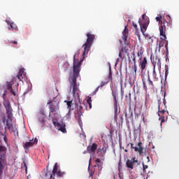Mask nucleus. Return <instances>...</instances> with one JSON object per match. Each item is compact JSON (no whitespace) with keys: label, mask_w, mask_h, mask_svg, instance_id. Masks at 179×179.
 <instances>
[{"label":"nucleus","mask_w":179,"mask_h":179,"mask_svg":"<svg viewBox=\"0 0 179 179\" xmlns=\"http://www.w3.org/2000/svg\"><path fill=\"white\" fill-rule=\"evenodd\" d=\"M135 34L137 36L139 41H141V32L139 31V29H135Z\"/></svg>","instance_id":"obj_31"},{"label":"nucleus","mask_w":179,"mask_h":179,"mask_svg":"<svg viewBox=\"0 0 179 179\" xmlns=\"http://www.w3.org/2000/svg\"><path fill=\"white\" fill-rule=\"evenodd\" d=\"M108 78L113 80V76L111 71L109 73Z\"/></svg>","instance_id":"obj_49"},{"label":"nucleus","mask_w":179,"mask_h":179,"mask_svg":"<svg viewBox=\"0 0 179 179\" xmlns=\"http://www.w3.org/2000/svg\"><path fill=\"white\" fill-rule=\"evenodd\" d=\"M138 134V135H141V130H134V134L136 135Z\"/></svg>","instance_id":"obj_45"},{"label":"nucleus","mask_w":179,"mask_h":179,"mask_svg":"<svg viewBox=\"0 0 179 179\" xmlns=\"http://www.w3.org/2000/svg\"><path fill=\"white\" fill-rule=\"evenodd\" d=\"M152 76L155 80H157V73H156V67L153 68Z\"/></svg>","instance_id":"obj_30"},{"label":"nucleus","mask_w":179,"mask_h":179,"mask_svg":"<svg viewBox=\"0 0 179 179\" xmlns=\"http://www.w3.org/2000/svg\"><path fill=\"white\" fill-rule=\"evenodd\" d=\"M147 159H149V157H148Z\"/></svg>","instance_id":"obj_60"},{"label":"nucleus","mask_w":179,"mask_h":179,"mask_svg":"<svg viewBox=\"0 0 179 179\" xmlns=\"http://www.w3.org/2000/svg\"><path fill=\"white\" fill-rule=\"evenodd\" d=\"M19 83L18 80H16V78H13L11 82H7L6 85H7V90H10L13 89L12 86H13V85H15V83L16 84L17 83Z\"/></svg>","instance_id":"obj_19"},{"label":"nucleus","mask_w":179,"mask_h":179,"mask_svg":"<svg viewBox=\"0 0 179 179\" xmlns=\"http://www.w3.org/2000/svg\"><path fill=\"white\" fill-rule=\"evenodd\" d=\"M151 61L153 65V68H156V66H157L158 68H162V62L160 61V58H159L157 56L153 57V59L151 57Z\"/></svg>","instance_id":"obj_13"},{"label":"nucleus","mask_w":179,"mask_h":179,"mask_svg":"<svg viewBox=\"0 0 179 179\" xmlns=\"http://www.w3.org/2000/svg\"><path fill=\"white\" fill-rule=\"evenodd\" d=\"M169 75V69H165V78H167V76Z\"/></svg>","instance_id":"obj_43"},{"label":"nucleus","mask_w":179,"mask_h":179,"mask_svg":"<svg viewBox=\"0 0 179 179\" xmlns=\"http://www.w3.org/2000/svg\"><path fill=\"white\" fill-rule=\"evenodd\" d=\"M127 113H125V117H127Z\"/></svg>","instance_id":"obj_58"},{"label":"nucleus","mask_w":179,"mask_h":179,"mask_svg":"<svg viewBox=\"0 0 179 179\" xmlns=\"http://www.w3.org/2000/svg\"><path fill=\"white\" fill-rule=\"evenodd\" d=\"M142 82H143V89L145 90H148V87L146 86V83H145V80H142Z\"/></svg>","instance_id":"obj_36"},{"label":"nucleus","mask_w":179,"mask_h":179,"mask_svg":"<svg viewBox=\"0 0 179 179\" xmlns=\"http://www.w3.org/2000/svg\"><path fill=\"white\" fill-rule=\"evenodd\" d=\"M3 106L6 108V113L7 115V119L6 116L3 117V124H6L5 129L6 128L10 131V132H16V128L13 127V123L12 122V118L13 117V109L10 106V102L6 99L3 100Z\"/></svg>","instance_id":"obj_3"},{"label":"nucleus","mask_w":179,"mask_h":179,"mask_svg":"<svg viewBox=\"0 0 179 179\" xmlns=\"http://www.w3.org/2000/svg\"><path fill=\"white\" fill-rule=\"evenodd\" d=\"M112 96L113 97V101H114V108L115 111L117 113L118 111V94L116 92H112Z\"/></svg>","instance_id":"obj_16"},{"label":"nucleus","mask_w":179,"mask_h":179,"mask_svg":"<svg viewBox=\"0 0 179 179\" xmlns=\"http://www.w3.org/2000/svg\"><path fill=\"white\" fill-rule=\"evenodd\" d=\"M142 19H143V20H141V22H146V19H149V18L146 17V14H143L142 15Z\"/></svg>","instance_id":"obj_39"},{"label":"nucleus","mask_w":179,"mask_h":179,"mask_svg":"<svg viewBox=\"0 0 179 179\" xmlns=\"http://www.w3.org/2000/svg\"><path fill=\"white\" fill-rule=\"evenodd\" d=\"M148 85L150 87V89H155V84H153V81H152V80H150V76L148 75Z\"/></svg>","instance_id":"obj_26"},{"label":"nucleus","mask_w":179,"mask_h":179,"mask_svg":"<svg viewBox=\"0 0 179 179\" xmlns=\"http://www.w3.org/2000/svg\"><path fill=\"white\" fill-rule=\"evenodd\" d=\"M55 174L57 177H64L65 176V172H62L61 171H58V164L55 163L53 166L52 171H48V165L46 167V172L43 175L44 177H49V179H55Z\"/></svg>","instance_id":"obj_5"},{"label":"nucleus","mask_w":179,"mask_h":179,"mask_svg":"<svg viewBox=\"0 0 179 179\" xmlns=\"http://www.w3.org/2000/svg\"><path fill=\"white\" fill-rule=\"evenodd\" d=\"M143 52H145V50H143V48L138 47L137 55L139 57V59H142V55H143Z\"/></svg>","instance_id":"obj_23"},{"label":"nucleus","mask_w":179,"mask_h":179,"mask_svg":"<svg viewBox=\"0 0 179 179\" xmlns=\"http://www.w3.org/2000/svg\"><path fill=\"white\" fill-rule=\"evenodd\" d=\"M95 163L99 164H103V162H101V159L97 158L95 159Z\"/></svg>","instance_id":"obj_40"},{"label":"nucleus","mask_w":179,"mask_h":179,"mask_svg":"<svg viewBox=\"0 0 179 179\" xmlns=\"http://www.w3.org/2000/svg\"><path fill=\"white\" fill-rule=\"evenodd\" d=\"M94 174V171H91L90 172V178L91 177L92 178H93V175Z\"/></svg>","instance_id":"obj_46"},{"label":"nucleus","mask_w":179,"mask_h":179,"mask_svg":"<svg viewBox=\"0 0 179 179\" xmlns=\"http://www.w3.org/2000/svg\"><path fill=\"white\" fill-rule=\"evenodd\" d=\"M149 169V166L145 165L144 163H143V173H146V169Z\"/></svg>","instance_id":"obj_35"},{"label":"nucleus","mask_w":179,"mask_h":179,"mask_svg":"<svg viewBox=\"0 0 179 179\" xmlns=\"http://www.w3.org/2000/svg\"><path fill=\"white\" fill-rule=\"evenodd\" d=\"M96 149H97V144L94 143H92V145H90L87 148V151L89 152V153H94Z\"/></svg>","instance_id":"obj_21"},{"label":"nucleus","mask_w":179,"mask_h":179,"mask_svg":"<svg viewBox=\"0 0 179 179\" xmlns=\"http://www.w3.org/2000/svg\"><path fill=\"white\" fill-rule=\"evenodd\" d=\"M4 141L5 142H6V137H4Z\"/></svg>","instance_id":"obj_57"},{"label":"nucleus","mask_w":179,"mask_h":179,"mask_svg":"<svg viewBox=\"0 0 179 179\" xmlns=\"http://www.w3.org/2000/svg\"><path fill=\"white\" fill-rule=\"evenodd\" d=\"M115 111V120L117 121V117L118 116V111H115V108H114Z\"/></svg>","instance_id":"obj_42"},{"label":"nucleus","mask_w":179,"mask_h":179,"mask_svg":"<svg viewBox=\"0 0 179 179\" xmlns=\"http://www.w3.org/2000/svg\"><path fill=\"white\" fill-rule=\"evenodd\" d=\"M133 27H134L135 30H138V25L133 22Z\"/></svg>","instance_id":"obj_47"},{"label":"nucleus","mask_w":179,"mask_h":179,"mask_svg":"<svg viewBox=\"0 0 179 179\" xmlns=\"http://www.w3.org/2000/svg\"><path fill=\"white\" fill-rule=\"evenodd\" d=\"M40 114H41L42 115H45V114L44 113V110H42L39 112Z\"/></svg>","instance_id":"obj_52"},{"label":"nucleus","mask_w":179,"mask_h":179,"mask_svg":"<svg viewBox=\"0 0 179 179\" xmlns=\"http://www.w3.org/2000/svg\"><path fill=\"white\" fill-rule=\"evenodd\" d=\"M26 78V72H24V69H21L19 71L18 75L14 79H16L17 81L20 82L22 79H24Z\"/></svg>","instance_id":"obj_14"},{"label":"nucleus","mask_w":179,"mask_h":179,"mask_svg":"<svg viewBox=\"0 0 179 179\" xmlns=\"http://www.w3.org/2000/svg\"><path fill=\"white\" fill-rule=\"evenodd\" d=\"M169 19L171 18L170 15H169Z\"/></svg>","instance_id":"obj_59"},{"label":"nucleus","mask_w":179,"mask_h":179,"mask_svg":"<svg viewBox=\"0 0 179 179\" xmlns=\"http://www.w3.org/2000/svg\"><path fill=\"white\" fill-rule=\"evenodd\" d=\"M38 140L37 138H35L34 141L31 140V141L27 142L24 143V149H29V148H31L35 143H38Z\"/></svg>","instance_id":"obj_18"},{"label":"nucleus","mask_w":179,"mask_h":179,"mask_svg":"<svg viewBox=\"0 0 179 179\" xmlns=\"http://www.w3.org/2000/svg\"><path fill=\"white\" fill-rule=\"evenodd\" d=\"M23 166L25 167L26 171H27V165L26 164V162H23Z\"/></svg>","instance_id":"obj_51"},{"label":"nucleus","mask_w":179,"mask_h":179,"mask_svg":"<svg viewBox=\"0 0 179 179\" xmlns=\"http://www.w3.org/2000/svg\"><path fill=\"white\" fill-rule=\"evenodd\" d=\"M6 23H7V24H10V26L11 25V23H13V22H12L11 20H10V18H7L6 20Z\"/></svg>","instance_id":"obj_37"},{"label":"nucleus","mask_w":179,"mask_h":179,"mask_svg":"<svg viewBox=\"0 0 179 179\" xmlns=\"http://www.w3.org/2000/svg\"><path fill=\"white\" fill-rule=\"evenodd\" d=\"M87 41L85 43V44L83 45L84 48V51L83 52V56L85 57L89 51H90V49L92 48V45H93V41L94 38H96V36L94 34H92L90 32L87 33Z\"/></svg>","instance_id":"obj_6"},{"label":"nucleus","mask_w":179,"mask_h":179,"mask_svg":"<svg viewBox=\"0 0 179 179\" xmlns=\"http://www.w3.org/2000/svg\"><path fill=\"white\" fill-rule=\"evenodd\" d=\"M156 20L158 22L159 24V36H161L159 41V50L160 52V49L162 47H165L166 51L169 50V41H167V35H166V31H167V29L169 27V22L166 20L164 16L159 15V17H156Z\"/></svg>","instance_id":"obj_2"},{"label":"nucleus","mask_w":179,"mask_h":179,"mask_svg":"<svg viewBox=\"0 0 179 179\" xmlns=\"http://www.w3.org/2000/svg\"><path fill=\"white\" fill-rule=\"evenodd\" d=\"M52 124L58 131H61L63 134H66V128L65 124H61L58 121L52 120Z\"/></svg>","instance_id":"obj_11"},{"label":"nucleus","mask_w":179,"mask_h":179,"mask_svg":"<svg viewBox=\"0 0 179 179\" xmlns=\"http://www.w3.org/2000/svg\"><path fill=\"white\" fill-rule=\"evenodd\" d=\"M101 151L103 152V155H106V148H103Z\"/></svg>","instance_id":"obj_50"},{"label":"nucleus","mask_w":179,"mask_h":179,"mask_svg":"<svg viewBox=\"0 0 179 179\" xmlns=\"http://www.w3.org/2000/svg\"><path fill=\"white\" fill-rule=\"evenodd\" d=\"M129 145H131V149H134L135 152H138L139 155H143V148L142 147V142H138V147H134V143H130L127 144V146H129Z\"/></svg>","instance_id":"obj_12"},{"label":"nucleus","mask_w":179,"mask_h":179,"mask_svg":"<svg viewBox=\"0 0 179 179\" xmlns=\"http://www.w3.org/2000/svg\"><path fill=\"white\" fill-rule=\"evenodd\" d=\"M124 152H125L126 153H128V150L125 149V150H124Z\"/></svg>","instance_id":"obj_56"},{"label":"nucleus","mask_w":179,"mask_h":179,"mask_svg":"<svg viewBox=\"0 0 179 179\" xmlns=\"http://www.w3.org/2000/svg\"><path fill=\"white\" fill-rule=\"evenodd\" d=\"M17 86H19V83L17 81V83H15V89L16 90H13V88H11V90H10V93H12L14 96H16Z\"/></svg>","instance_id":"obj_27"},{"label":"nucleus","mask_w":179,"mask_h":179,"mask_svg":"<svg viewBox=\"0 0 179 179\" xmlns=\"http://www.w3.org/2000/svg\"><path fill=\"white\" fill-rule=\"evenodd\" d=\"M146 65H148V59L146 57H143V59H140L138 66H140L141 72H143V71L146 69Z\"/></svg>","instance_id":"obj_15"},{"label":"nucleus","mask_w":179,"mask_h":179,"mask_svg":"<svg viewBox=\"0 0 179 179\" xmlns=\"http://www.w3.org/2000/svg\"><path fill=\"white\" fill-rule=\"evenodd\" d=\"M38 121L39 122H41V124H43L44 122H45V120L44 119V117H40L38 118Z\"/></svg>","instance_id":"obj_34"},{"label":"nucleus","mask_w":179,"mask_h":179,"mask_svg":"<svg viewBox=\"0 0 179 179\" xmlns=\"http://www.w3.org/2000/svg\"><path fill=\"white\" fill-rule=\"evenodd\" d=\"M15 30V31H17V30H19V29L17 28V25H16V24H15V22L11 23V25H10V27H8V30Z\"/></svg>","instance_id":"obj_25"},{"label":"nucleus","mask_w":179,"mask_h":179,"mask_svg":"<svg viewBox=\"0 0 179 179\" xmlns=\"http://www.w3.org/2000/svg\"><path fill=\"white\" fill-rule=\"evenodd\" d=\"M118 62H120V58H117L116 60V63L118 64Z\"/></svg>","instance_id":"obj_55"},{"label":"nucleus","mask_w":179,"mask_h":179,"mask_svg":"<svg viewBox=\"0 0 179 179\" xmlns=\"http://www.w3.org/2000/svg\"><path fill=\"white\" fill-rule=\"evenodd\" d=\"M80 102L78 100H76V106L77 107V110H82L83 107L82 105H80Z\"/></svg>","instance_id":"obj_29"},{"label":"nucleus","mask_w":179,"mask_h":179,"mask_svg":"<svg viewBox=\"0 0 179 179\" xmlns=\"http://www.w3.org/2000/svg\"><path fill=\"white\" fill-rule=\"evenodd\" d=\"M138 23L140 24L141 31L145 36V31L148 30V26H149L150 23L149 19H146L144 22H142V20H139Z\"/></svg>","instance_id":"obj_10"},{"label":"nucleus","mask_w":179,"mask_h":179,"mask_svg":"<svg viewBox=\"0 0 179 179\" xmlns=\"http://www.w3.org/2000/svg\"><path fill=\"white\" fill-rule=\"evenodd\" d=\"M103 164H97L96 163V164L94 166V167H97L98 169H100V167H102Z\"/></svg>","instance_id":"obj_41"},{"label":"nucleus","mask_w":179,"mask_h":179,"mask_svg":"<svg viewBox=\"0 0 179 179\" xmlns=\"http://www.w3.org/2000/svg\"><path fill=\"white\" fill-rule=\"evenodd\" d=\"M0 107H1V103H0Z\"/></svg>","instance_id":"obj_61"},{"label":"nucleus","mask_w":179,"mask_h":179,"mask_svg":"<svg viewBox=\"0 0 179 179\" xmlns=\"http://www.w3.org/2000/svg\"><path fill=\"white\" fill-rule=\"evenodd\" d=\"M145 39L147 40L148 44H152L153 43V38L149 35L145 36Z\"/></svg>","instance_id":"obj_28"},{"label":"nucleus","mask_w":179,"mask_h":179,"mask_svg":"<svg viewBox=\"0 0 179 179\" xmlns=\"http://www.w3.org/2000/svg\"><path fill=\"white\" fill-rule=\"evenodd\" d=\"M48 106H49V116L52 114L54 117L58 115V112L59 111V104L57 103L55 101L49 100L48 101Z\"/></svg>","instance_id":"obj_7"},{"label":"nucleus","mask_w":179,"mask_h":179,"mask_svg":"<svg viewBox=\"0 0 179 179\" xmlns=\"http://www.w3.org/2000/svg\"><path fill=\"white\" fill-rule=\"evenodd\" d=\"M8 149L5 145H0V179H2L3 169L6 166V152Z\"/></svg>","instance_id":"obj_4"},{"label":"nucleus","mask_w":179,"mask_h":179,"mask_svg":"<svg viewBox=\"0 0 179 179\" xmlns=\"http://www.w3.org/2000/svg\"><path fill=\"white\" fill-rule=\"evenodd\" d=\"M82 62H83V60L79 61V59H76V55H73V77L71 78V87L73 89V96L76 101L77 100V101H78V103H80V90L78 87V83H76V79L79 78Z\"/></svg>","instance_id":"obj_1"},{"label":"nucleus","mask_w":179,"mask_h":179,"mask_svg":"<svg viewBox=\"0 0 179 179\" xmlns=\"http://www.w3.org/2000/svg\"><path fill=\"white\" fill-rule=\"evenodd\" d=\"M9 44H13L14 45H17V41H9Z\"/></svg>","instance_id":"obj_38"},{"label":"nucleus","mask_w":179,"mask_h":179,"mask_svg":"<svg viewBox=\"0 0 179 179\" xmlns=\"http://www.w3.org/2000/svg\"><path fill=\"white\" fill-rule=\"evenodd\" d=\"M133 62H134V64H136V57L133 58Z\"/></svg>","instance_id":"obj_53"},{"label":"nucleus","mask_w":179,"mask_h":179,"mask_svg":"<svg viewBox=\"0 0 179 179\" xmlns=\"http://www.w3.org/2000/svg\"><path fill=\"white\" fill-rule=\"evenodd\" d=\"M125 54H127L128 55V49L127 47L122 48L121 50L119 52V58H121V59H124L125 58Z\"/></svg>","instance_id":"obj_17"},{"label":"nucleus","mask_w":179,"mask_h":179,"mask_svg":"<svg viewBox=\"0 0 179 179\" xmlns=\"http://www.w3.org/2000/svg\"><path fill=\"white\" fill-rule=\"evenodd\" d=\"M107 83H108V81L106 82H101V85L96 88V90L93 92L92 95L96 94V93H97V92H99V89H101V87H103V86H106V85H107Z\"/></svg>","instance_id":"obj_22"},{"label":"nucleus","mask_w":179,"mask_h":179,"mask_svg":"<svg viewBox=\"0 0 179 179\" xmlns=\"http://www.w3.org/2000/svg\"><path fill=\"white\" fill-rule=\"evenodd\" d=\"M158 115L159 117V121H161V125L162 124H163V122H164V116L163 115V114H164V113H166V110H167V106H166V103H159V106H158Z\"/></svg>","instance_id":"obj_8"},{"label":"nucleus","mask_w":179,"mask_h":179,"mask_svg":"<svg viewBox=\"0 0 179 179\" xmlns=\"http://www.w3.org/2000/svg\"><path fill=\"white\" fill-rule=\"evenodd\" d=\"M6 96V92H4L3 94V100H5V96Z\"/></svg>","instance_id":"obj_54"},{"label":"nucleus","mask_w":179,"mask_h":179,"mask_svg":"<svg viewBox=\"0 0 179 179\" xmlns=\"http://www.w3.org/2000/svg\"><path fill=\"white\" fill-rule=\"evenodd\" d=\"M64 103H66L68 110H73V108H72V106H73V102L72 100L71 101H64Z\"/></svg>","instance_id":"obj_24"},{"label":"nucleus","mask_w":179,"mask_h":179,"mask_svg":"<svg viewBox=\"0 0 179 179\" xmlns=\"http://www.w3.org/2000/svg\"><path fill=\"white\" fill-rule=\"evenodd\" d=\"M139 166V161L136 159V157H133L131 159H127L126 162V166L127 169H130L131 170H134V166Z\"/></svg>","instance_id":"obj_9"},{"label":"nucleus","mask_w":179,"mask_h":179,"mask_svg":"<svg viewBox=\"0 0 179 179\" xmlns=\"http://www.w3.org/2000/svg\"><path fill=\"white\" fill-rule=\"evenodd\" d=\"M87 103L89 105V108H92V97H88L87 99Z\"/></svg>","instance_id":"obj_32"},{"label":"nucleus","mask_w":179,"mask_h":179,"mask_svg":"<svg viewBox=\"0 0 179 179\" xmlns=\"http://www.w3.org/2000/svg\"><path fill=\"white\" fill-rule=\"evenodd\" d=\"M72 110H69V112L67 113L66 117L68 120H70L71 118V115H72Z\"/></svg>","instance_id":"obj_33"},{"label":"nucleus","mask_w":179,"mask_h":179,"mask_svg":"<svg viewBox=\"0 0 179 179\" xmlns=\"http://www.w3.org/2000/svg\"><path fill=\"white\" fill-rule=\"evenodd\" d=\"M122 83H123V80H122V74H121V76H120V83L121 86H122Z\"/></svg>","instance_id":"obj_48"},{"label":"nucleus","mask_w":179,"mask_h":179,"mask_svg":"<svg viewBox=\"0 0 179 179\" xmlns=\"http://www.w3.org/2000/svg\"><path fill=\"white\" fill-rule=\"evenodd\" d=\"M122 38L124 43V44H128L127 43V39L128 38V29H127V27H125L123 32H122Z\"/></svg>","instance_id":"obj_20"},{"label":"nucleus","mask_w":179,"mask_h":179,"mask_svg":"<svg viewBox=\"0 0 179 179\" xmlns=\"http://www.w3.org/2000/svg\"><path fill=\"white\" fill-rule=\"evenodd\" d=\"M134 72L135 73H136V71L138 69V66H136V64H134Z\"/></svg>","instance_id":"obj_44"}]
</instances>
